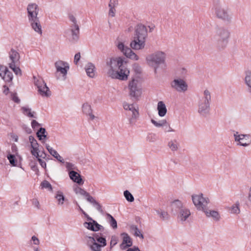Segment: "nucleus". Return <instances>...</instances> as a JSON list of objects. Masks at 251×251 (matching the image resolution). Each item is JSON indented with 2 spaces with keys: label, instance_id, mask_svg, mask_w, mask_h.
I'll return each mask as SVG.
<instances>
[{
  "label": "nucleus",
  "instance_id": "obj_5",
  "mask_svg": "<svg viewBox=\"0 0 251 251\" xmlns=\"http://www.w3.org/2000/svg\"><path fill=\"white\" fill-rule=\"evenodd\" d=\"M166 54L161 51H157L148 55L146 60L147 65L152 68L155 73L161 65H165L166 63Z\"/></svg>",
  "mask_w": 251,
  "mask_h": 251
},
{
  "label": "nucleus",
  "instance_id": "obj_15",
  "mask_svg": "<svg viewBox=\"0 0 251 251\" xmlns=\"http://www.w3.org/2000/svg\"><path fill=\"white\" fill-rule=\"evenodd\" d=\"M129 75V70L123 63L122 64V65H120V67H119L115 73V75H113L112 78L118 79L121 80H126L127 79Z\"/></svg>",
  "mask_w": 251,
  "mask_h": 251
},
{
  "label": "nucleus",
  "instance_id": "obj_21",
  "mask_svg": "<svg viewBox=\"0 0 251 251\" xmlns=\"http://www.w3.org/2000/svg\"><path fill=\"white\" fill-rule=\"evenodd\" d=\"M85 70L87 75L91 77L94 78L96 75V67L92 63H88L85 66Z\"/></svg>",
  "mask_w": 251,
  "mask_h": 251
},
{
  "label": "nucleus",
  "instance_id": "obj_64",
  "mask_svg": "<svg viewBox=\"0 0 251 251\" xmlns=\"http://www.w3.org/2000/svg\"><path fill=\"white\" fill-rule=\"evenodd\" d=\"M40 126L39 124L36 120H32L31 122V126L33 128H36Z\"/></svg>",
  "mask_w": 251,
  "mask_h": 251
},
{
  "label": "nucleus",
  "instance_id": "obj_46",
  "mask_svg": "<svg viewBox=\"0 0 251 251\" xmlns=\"http://www.w3.org/2000/svg\"><path fill=\"white\" fill-rule=\"evenodd\" d=\"M164 130L165 132H174L175 130L173 129L170 126V124L166 121L165 126H163Z\"/></svg>",
  "mask_w": 251,
  "mask_h": 251
},
{
  "label": "nucleus",
  "instance_id": "obj_28",
  "mask_svg": "<svg viewBox=\"0 0 251 251\" xmlns=\"http://www.w3.org/2000/svg\"><path fill=\"white\" fill-rule=\"evenodd\" d=\"M245 82L248 87L249 92L251 94V71L246 72Z\"/></svg>",
  "mask_w": 251,
  "mask_h": 251
},
{
  "label": "nucleus",
  "instance_id": "obj_26",
  "mask_svg": "<svg viewBox=\"0 0 251 251\" xmlns=\"http://www.w3.org/2000/svg\"><path fill=\"white\" fill-rule=\"evenodd\" d=\"M105 216L106 219L108 223L109 224L110 226L114 229H117V223L114 217L109 213H106Z\"/></svg>",
  "mask_w": 251,
  "mask_h": 251
},
{
  "label": "nucleus",
  "instance_id": "obj_62",
  "mask_svg": "<svg viewBox=\"0 0 251 251\" xmlns=\"http://www.w3.org/2000/svg\"><path fill=\"white\" fill-rule=\"evenodd\" d=\"M80 58V54L79 52L75 54L74 57V63L77 64Z\"/></svg>",
  "mask_w": 251,
  "mask_h": 251
},
{
  "label": "nucleus",
  "instance_id": "obj_11",
  "mask_svg": "<svg viewBox=\"0 0 251 251\" xmlns=\"http://www.w3.org/2000/svg\"><path fill=\"white\" fill-rule=\"evenodd\" d=\"M171 87L179 93H184L187 91L188 85L183 78L176 77L170 83Z\"/></svg>",
  "mask_w": 251,
  "mask_h": 251
},
{
  "label": "nucleus",
  "instance_id": "obj_16",
  "mask_svg": "<svg viewBox=\"0 0 251 251\" xmlns=\"http://www.w3.org/2000/svg\"><path fill=\"white\" fill-rule=\"evenodd\" d=\"M39 10L38 6L36 4H29L27 7L28 20L38 18L37 15L39 12Z\"/></svg>",
  "mask_w": 251,
  "mask_h": 251
},
{
  "label": "nucleus",
  "instance_id": "obj_19",
  "mask_svg": "<svg viewBox=\"0 0 251 251\" xmlns=\"http://www.w3.org/2000/svg\"><path fill=\"white\" fill-rule=\"evenodd\" d=\"M10 62L8 64H19L20 58L19 53L15 50L11 49L9 52Z\"/></svg>",
  "mask_w": 251,
  "mask_h": 251
},
{
  "label": "nucleus",
  "instance_id": "obj_14",
  "mask_svg": "<svg viewBox=\"0 0 251 251\" xmlns=\"http://www.w3.org/2000/svg\"><path fill=\"white\" fill-rule=\"evenodd\" d=\"M54 66L56 70V74L60 73L62 75L63 79H66L70 68L68 63L62 60H58L54 63Z\"/></svg>",
  "mask_w": 251,
  "mask_h": 251
},
{
  "label": "nucleus",
  "instance_id": "obj_18",
  "mask_svg": "<svg viewBox=\"0 0 251 251\" xmlns=\"http://www.w3.org/2000/svg\"><path fill=\"white\" fill-rule=\"evenodd\" d=\"M32 28L40 35L42 34V26L38 18L28 20Z\"/></svg>",
  "mask_w": 251,
  "mask_h": 251
},
{
  "label": "nucleus",
  "instance_id": "obj_48",
  "mask_svg": "<svg viewBox=\"0 0 251 251\" xmlns=\"http://www.w3.org/2000/svg\"><path fill=\"white\" fill-rule=\"evenodd\" d=\"M83 226L86 228L94 231V225H93V221L85 222L83 224Z\"/></svg>",
  "mask_w": 251,
  "mask_h": 251
},
{
  "label": "nucleus",
  "instance_id": "obj_25",
  "mask_svg": "<svg viewBox=\"0 0 251 251\" xmlns=\"http://www.w3.org/2000/svg\"><path fill=\"white\" fill-rule=\"evenodd\" d=\"M157 109L158 110V115L163 117L167 113V108L165 104L162 101H159L157 103Z\"/></svg>",
  "mask_w": 251,
  "mask_h": 251
},
{
  "label": "nucleus",
  "instance_id": "obj_39",
  "mask_svg": "<svg viewBox=\"0 0 251 251\" xmlns=\"http://www.w3.org/2000/svg\"><path fill=\"white\" fill-rule=\"evenodd\" d=\"M46 132V129L44 128L41 127L39 130L37 132V136L40 140H43L45 139L47 137V135L45 134Z\"/></svg>",
  "mask_w": 251,
  "mask_h": 251
},
{
  "label": "nucleus",
  "instance_id": "obj_17",
  "mask_svg": "<svg viewBox=\"0 0 251 251\" xmlns=\"http://www.w3.org/2000/svg\"><path fill=\"white\" fill-rule=\"evenodd\" d=\"M0 76L5 82H11L13 79V74L9 71L7 67L0 65Z\"/></svg>",
  "mask_w": 251,
  "mask_h": 251
},
{
  "label": "nucleus",
  "instance_id": "obj_1",
  "mask_svg": "<svg viewBox=\"0 0 251 251\" xmlns=\"http://www.w3.org/2000/svg\"><path fill=\"white\" fill-rule=\"evenodd\" d=\"M148 37V30L143 25L138 24L134 28L133 40L130 47L134 50H143L146 46V40Z\"/></svg>",
  "mask_w": 251,
  "mask_h": 251
},
{
  "label": "nucleus",
  "instance_id": "obj_51",
  "mask_svg": "<svg viewBox=\"0 0 251 251\" xmlns=\"http://www.w3.org/2000/svg\"><path fill=\"white\" fill-rule=\"evenodd\" d=\"M85 198L86 200L92 204L96 201V200L94 198L91 196L89 193H88V194L85 196Z\"/></svg>",
  "mask_w": 251,
  "mask_h": 251
},
{
  "label": "nucleus",
  "instance_id": "obj_41",
  "mask_svg": "<svg viewBox=\"0 0 251 251\" xmlns=\"http://www.w3.org/2000/svg\"><path fill=\"white\" fill-rule=\"evenodd\" d=\"M82 111L87 115L92 112L91 106L87 103L83 104Z\"/></svg>",
  "mask_w": 251,
  "mask_h": 251
},
{
  "label": "nucleus",
  "instance_id": "obj_60",
  "mask_svg": "<svg viewBox=\"0 0 251 251\" xmlns=\"http://www.w3.org/2000/svg\"><path fill=\"white\" fill-rule=\"evenodd\" d=\"M32 204L38 209H40V203L37 199H33L32 200Z\"/></svg>",
  "mask_w": 251,
  "mask_h": 251
},
{
  "label": "nucleus",
  "instance_id": "obj_40",
  "mask_svg": "<svg viewBox=\"0 0 251 251\" xmlns=\"http://www.w3.org/2000/svg\"><path fill=\"white\" fill-rule=\"evenodd\" d=\"M166 120H161L159 121H156L153 119L151 120V123L156 127H163L164 126H165V124H166Z\"/></svg>",
  "mask_w": 251,
  "mask_h": 251
},
{
  "label": "nucleus",
  "instance_id": "obj_4",
  "mask_svg": "<svg viewBox=\"0 0 251 251\" xmlns=\"http://www.w3.org/2000/svg\"><path fill=\"white\" fill-rule=\"evenodd\" d=\"M211 100V92L208 89H205L203 91L202 96L197 102L198 113L201 116L206 117L209 114Z\"/></svg>",
  "mask_w": 251,
  "mask_h": 251
},
{
  "label": "nucleus",
  "instance_id": "obj_6",
  "mask_svg": "<svg viewBox=\"0 0 251 251\" xmlns=\"http://www.w3.org/2000/svg\"><path fill=\"white\" fill-rule=\"evenodd\" d=\"M123 63H124V60L121 57L111 58L107 60L104 68L107 75L112 78L119 67Z\"/></svg>",
  "mask_w": 251,
  "mask_h": 251
},
{
  "label": "nucleus",
  "instance_id": "obj_59",
  "mask_svg": "<svg viewBox=\"0 0 251 251\" xmlns=\"http://www.w3.org/2000/svg\"><path fill=\"white\" fill-rule=\"evenodd\" d=\"M31 241L33 242V244L35 245H38L40 244V241L39 239L35 236H33L31 237Z\"/></svg>",
  "mask_w": 251,
  "mask_h": 251
},
{
  "label": "nucleus",
  "instance_id": "obj_50",
  "mask_svg": "<svg viewBox=\"0 0 251 251\" xmlns=\"http://www.w3.org/2000/svg\"><path fill=\"white\" fill-rule=\"evenodd\" d=\"M38 147H36V148H34V147L31 148L32 150L31 151V153L33 156H35L36 158H38V157L39 156Z\"/></svg>",
  "mask_w": 251,
  "mask_h": 251
},
{
  "label": "nucleus",
  "instance_id": "obj_47",
  "mask_svg": "<svg viewBox=\"0 0 251 251\" xmlns=\"http://www.w3.org/2000/svg\"><path fill=\"white\" fill-rule=\"evenodd\" d=\"M10 99L15 102L19 103L20 102V100L17 96V94L15 92L10 93Z\"/></svg>",
  "mask_w": 251,
  "mask_h": 251
},
{
  "label": "nucleus",
  "instance_id": "obj_34",
  "mask_svg": "<svg viewBox=\"0 0 251 251\" xmlns=\"http://www.w3.org/2000/svg\"><path fill=\"white\" fill-rule=\"evenodd\" d=\"M55 198L57 200L58 205H62L64 204L65 198L62 192L57 191Z\"/></svg>",
  "mask_w": 251,
  "mask_h": 251
},
{
  "label": "nucleus",
  "instance_id": "obj_36",
  "mask_svg": "<svg viewBox=\"0 0 251 251\" xmlns=\"http://www.w3.org/2000/svg\"><path fill=\"white\" fill-rule=\"evenodd\" d=\"M121 236L123 237L122 245L126 244V246L130 247L132 245V241L129 236L126 233H123Z\"/></svg>",
  "mask_w": 251,
  "mask_h": 251
},
{
  "label": "nucleus",
  "instance_id": "obj_61",
  "mask_svg": "<svg viewBox=\"0 0 251 251\" xmlns=\"http://www.w3.org/2000/svg\"><path fill=\"white\" fill-rule=\"evenodd\" d=\"M37 158L41 167L45 169L46 168V163L45 162V161L43 160L41 158H39V157H38V158Z\"/></svg>",
  "mask_w": 251,
  "mask_h": 251
},
{
  "label": "nucleus",
  "instance_id": "obj_33",
  "mask_svg": "<svg viewBox=\"0 0 251 251\" xmlns=\"http://www.w3.org/2000/svg\"><path fill=\"white\" fill-rule=\"evenodd\" d=\"M168 146L173 151H177L179 147V143L176 140H171L168 142Z\"/></svg>",
  "mask_w": 251,
  "mask_h": 251
},
{
  "label": "nucleus",
  "instance_id": "obj_37",
  "mask_svg": "<svg viewBox=\"0 0 251 251\" xmlns=\"http://www.w3.org/2000/svg\"><path fill=\"white\" fill-rule=\"evenodd\" d=\"M72 36L73 40L76 41L78 39L79 34V26L78 25H75V28H71Z\"/></svg>",
  "mask_w": 251,
  "mask_h": 251
},
{
  "label": "nucleus",
  "instance_id": "obj_49",
  "mask_svg": "<svg viewBox=\"0 0 251 251\" xmlns=\"http://www.w3.org/2000/svg\"><path fill=\"white\" fill-rule=\"evenodd\" d=\"M7 158L9 161L10 163L13 166L16 165V161L15 160V157L14 155L9 154L7 155Z\"/></svg>",
  "mask_w": 251,
  "mask_h": 251
},
{
  "label": "nucleus",
  "instance_id": "obj_13",
  "mask_svg": "<svg viewBox=\"0 0 251 251\" xmlns=\"http://www.w3.org/2000/svg\"><path fill=\"white\" fill-rule=\"evenodd\" d=\"M233 136L238 145L246 147L251 144V136L249 134H239L238 132H236Z\"/></svg>",
  "mask_w": 251,
  "mask_h": 251
},
{
  "label": "nucleus",
  "instance_id": "obj_45",
  "mask_svg": "<svg viewBox=\"0 0 251 251\" xmlns=\"http://www.w3.org/2000/svg\"><path fill=\"white\" fill-rule=\"evenodd\" d=\"M42 188L48 189L49 191H52V188L51 184L47 180H44L41 184Z\"/></svg>",
  "mask_w": 251,
  "mask_h": 251
},
{
  "label": "nucleus",
  "instance_id": "obj_42",
  "mask_svg": "<svg viewBox=\"0 0 251 251\" xmlns=\"http://www.w3.org/2000/svg\"><path fill=\"white\" fill-rule=\"evenodd\" d=\"M74 191L76 194H79L85 197L88 194L87 192L78 186L75 187L74 188Z\"/></svg>",
  "mask_w": 251,
  "mask_h": 251
},
{
  "label": "nucleus",
  "instance_id": "obj_27",
  "mask_svg": "<svg viewBox=\"0 0 251 251\" xmlns=\"http://www.w3.org/2000/svg\"><path fill=\"white\" fill-rule=\"evenodd\" d=\"M91 238H93L95 240V242H96L97 241L99 242L100 244V245L101 246V247H105L106 245V241L105 238L101 237L99 234H94V236L93 237H91Z\"/></svg>",
  "mask_w": 251,
  "mask_h": 251
},
{
  "label": "nucleus",
  "instance_id": "obj_3",
  "mask_svg": "<svg viewBox=\"0 0 251 251\" xmlns=\"http://www.w3.org/2000/svg\"><path fill=\"white\" fill-rule=\"evenodd\" d=\"M230 33L229 29L225 26H217L215 30L216 47L219 50L225 49L228 44Z\"/></svg>",
  "mask_w": 251,
  "mask_h": 251
},
{
  "label": "nucleus",
  "instance_id": "obj_38",
  "mask_svg": "<svg viewBox=\"0 0 251 251\" xmlns=\"http://www.w3.org/2000/svg\"><path fill=\"white\" fill-rule=\"evenodd\" d=\"M9 67L14 72L15 75H22V71L19 67V64H8Z\"/></svg>",
  "mask_w": 251,
  "mask_h": 251
},
{
  "label": "nucleus",
  "instance_id": "obj_53",
  "mask_svg": "<svg viewBox=\"0 0 251 251\" xmlns=\"http://www.w3.org/2000/svg\"><path fill=\"white\" fill-rule=\"evenodd\" d=\"M93 225H94V231H97L103 228V226L95 221H93Z\"/></svg>",
  "mask_w": 251,
  "mask_h": 251
},
{
  "label": "nucleus",
  "instance_id": "obj_43",
  "mask_svg": "<svg viewBox=\"0 0 251 251\" xmlns=\"http://www.w3.org/2000/svg\"><path fill=\"white\" fill-rule=\"evenodd\" d=\"M156 212L159 216L160 218L163 220H167L169 218L168 214L167 212L164 211H161L157 210H156Z\"/></svg>",
  "mask_w": 251,
  "mask_h": 251
},
{
  "label": "nucleus",
  "instance_id": "obj_30",
  "mask_svg": "<svg viewBox=\"0 0 251 251\" xmlns=\"http://www.w3.org/2000/svg\"><path fill=\"white\" fill-rule=\"evenodd\" d=\"M123 107L125 110L131 111V113L138 110V107L136 105L126 102L123 103Z\"/></svg>",
  "mask_w": 251,
  "mask_h": 251
},
{
  "label": "nucleus",
  "instance_id": "obj_63",
  "mask_svg": "<svg viewBox=\"0 0 251 251\" xmlns=\"http://www.w3.org/2000/svg\"><path fill=\"white\" fill-rule=\"evenodd\" d=\"M66 167L69 170H73L75 169V166L73 164L69 162L66 163Z\"/></svg>",
  "mask_w": 251,
  "mask_h": 251
},
{
  "label": "nucleus",
  "instance_id": "obj_32",
  "mask_svg": "<svg viewBox=\"0 0 251 251\" xmlns=\"http://www.w3.org/2000/svg\"><path fill=\"white\" fill-rule=\"evenodd\" d=\"M139 117V111H136L132 113L131 117L129 118V123L130 125H135Z\"/></svg>",
  "mask_w": 251,
  "mask_h": 251
},
{
  "label": "nucleus",
  "instance_id": "obj_9",
  "mask_svg": "<svg viewBox=\"0 0 251 251\" xmlns=\"http://www.w3.org/2000/svg\"><path fill=\"white\" fill-rule=\"evenodd\" d=\"M192 199L194 204L198 210L203 212L207 208L209 200L207 197H204L202 194L192 195Z\"/></svg>",
  "mask_w": 251,
  "mask_h": 251
},
{
  "label": "nucleus",
  "instance_id": "obj_10",
  "mask_svg": "<svg viewBox=\"0 0 251 251\" xmlns=\"http://www.w3.org/2000/svg\"><path fill=\"white\" fill-rule=\"evenodd\" d=\"M34 78V84L36 86L39 94L43 97H49L51 95V91L47 86L46 83L42 78Z\"/></svg>",
  "mask_w": 251,
  "mask_h": 251
},
{
  "label": "nucleus",
  "instance_id": "obj_35",
  "mask_svg": "<svg viewBox=\"0 0 251 251\" xmlns=\"http://www.w3.org/2000/svg\"><path fill=\"white\" fill-rule=\"evenodd\" d=\"M240 204L238 201H237L234 204L229 207L228 211L231 214H238L240 212L239 208Z\"/></svg>",
  "mask_w": 251,
  "mask_h": 251
},
{
  "label": "nucleus",
  "instance_id": "obj_31",
  "mask_svg": "<svg viewBox=\"0 0 251 251\" xmlns=\"http://www.w3.org/2000/svg\"><path fill=\"white\" fill-rule=\"evenodd\" d=\"M22 113L25 116L30 118H35L34 114L35 112L31 111V109L28 107L24 106L21 108Z\"/></svg>",
  "mask_w": 251,
  "mask_h": 251
},
{
  "label": "nucleus",
  "instance_id": "obj_58",
  "mask_svg": "<svg viewBox=\"0 0 251 251\" xmlns=\"http://www.w3.org/2000/svg\"><path fill=\"white\" fill-rule=\"evenodd\" d=\"M109 7V10L108 12V14L110 16L112 17H114L115 15L116 9L115 7Z\"/></svg>",
  "mask_w": 251,
  "mask_h": 251
},
{
  "label": "nucleus",
  "instance_id": "obj_52",
  "mask_svg": "<svg viewBox=\"0 0 251 251\" xmlns=\"http://www.w3.org/2000/svg\"><path fill=\"white\" fill-rule=\"evenodd\" d=\"M118 241V238L116 236H112L111 237V241H110V246L111 248H112L113 246L116 245Z\"/></svg>",
  "mask_w": 251,
  "mask_h": 251
},
{
  "label": "nucleus",
  "instance_id": "obj_23",
  "mask_svg": "<svg viewBox=\"0 0 251 251\" xmlns=\"http://www.w3.org/2000/svg\"><path fill=\"white\" fill-rule=\"evenodd\" d=\"M69 175L70 178L75 182L78 184H82L83 183L81 176L77 172L74 171H70Z\"/></svg>",
  "mask_w": 251,
  "mask_h": 251
},
{
  "label": "nucleus",
  "instance_id": "obj_55",
  "mask_svg": "<svg viewBox=\"0 0 251 251\" xmlns=\"http://www.w3.org/2000/svg\"><path fill=\"white\" fill-rule=\"evenodd\" d=\"M93 206H94L96 209L98 211H99L100 212V213H102L103 212V210H102V207L100 205V204L98 202V201H96L93 204Z\"/></svg>",
  "mask_w": 251,
  "mask_h": 251
},
{
  "label": "nucleus",
  "instance_id": "obj_2",
  "mask_svg": "<svg viewBox=\"0 0 251 251\" xmlns=\"http://www.w3.org/2000/svg\"><path fill=\"white\" fill-rule=\"evenodd\" d=\"M171 212L174 215H176L179 221L183 223L191 215L189 208L185 207L181 201L175 200L170 204Z\"/></svg>",
  "mask_w": 251,
  "mask_h": 251
},
{
  "label": "nucleus",
  "instance_id": "obj_54",
  "mask_svg": "<svg viewBox=\"0 0 251 251\" xmlns=\"http://www.w3.org/2000/svg\"><path fill=\"white\" fill-rule=\"evenodd\" d=\"M93 206H94L96 209L98 211H99L100 212V213H102L103 212V210H102V207L100 205V204L98 202V201H96L93 204Z\"/></svg>",
  "mask_w": 251,
  "mask_h": 251
},
{
  "label": "nucleus",
  "instance_id": "obj_44",
  "mask_svg": "<svg viewBox=\"0 0 251 251\" xmlns=\"http://www.w3.org/2000/svg\"><path fill=\"white\" fill-rule=\"evenodd\" d=\"M124 195L127 201L129 202H133L134 201V199L133 195L128 190L125 191Z\"/></svg>",
  "mask_w": 251,
  "mask_h": 251
},
{
  "label": "nucleus",
  "instance_id": "obj_29",
  "mask_svg": "<svg viewBox=\"0 0 251 251\" xmlns=\"http://www.w3.org/2000/svg\"><path fill=\"white\" fill-rule=\"evenodd\" d=\"M130 231L131 233L133 234L135 236L139 237L141 239L144 238L143 235L141 233V231L138 229L135 225H131L130 226Z\"/></svg>",
  "mask_w": 251,
  "mask_h": 251
},
{
  "label": "nucleus",
  "instance_id": "obj_22",
  "mask_svg": "<svg viewBox=\"0 0 251 251\" xmlns=\"http://www.w3.org/2000/svg\"><path fill=\"white\" fill-rule=\"evenodd\" d=\"M203 212L208 218L211 217L216 221H219L220 220V215L217 211L209 210L207 208Z\"/></svg>",
  "mask_w": 251,
  "mask_h": 251
},
{
  "label": "nucleus",
  "instance_id": "obj_56",
  "mask_svg": "<svg viewBox=\"0 0 251 251\" xmlns=\"http://www.w3.org/2000/svg\"><path fill=\"white\" fill-rule=\"evenodd\" d=\"M93 206H94L96 209L98 211H99L100 212V213H102L103 212V210H102V207L100 205V204L98 202V201H96L93 204Z\"/></svg>",
  "mask_w": 251,
  "mask_h": 251
},
{
  "label": "nucleus",
  "instance_id": "obj_7",
  "mask_svg": "<svg viewBox=\"0 0 251 251\" xmlns=\"http://www.w3.org/2000/svg\"><path fill=\"white\" fill-rule=\"evenodd\" d=\"M142 80L139 76H135L129 81L128 89L129 95L135 99H138L142 93Z\"/></svg>",
  "mask_w": 251,
  "mask_h": 251
},
{
  "label": "nucleus",
  "instance_id": "obj_12",
  "mask_svg": "<svg viewBox=\"0 0 251 251\" xmlns=\"http://www.w3.org/2000/svg\"><path fill=\"white\" fill-rule=\"evenodd\" d=\"M117 47L118 50L126 57L136 61L139 59L138 56L130 48L127 46H126L123 42L118 41Z\"/></svg>",
  "mask_w": 251,
  "mask_h": 251
},
{
  "label": "nucleus",
  "instance_id": "obj_8",
  "mask_svg": "<svg viewBox=\"0 0 251 251\" xmlns=\"http://www.w3.org/2000/svg\"><path fill=\"white\" fill-rule=\"evenodd\" d=\"M213 11L216 17L225 22L230 23L232 16L228 8L220 3L216 4L213 7Z\"/></svg>",
  "mask_w": 251,
  "mask_h": 251
},
{
  "label": "nucleus",
  "instance_id": "obj_57",
  "mask_svg": "<svg viewBox=\"0 0 251 251\" xmlns=\"http://www.w3.org/2000/svg\"><path fill=\"white\" fill-rule=\"evenodd\" d=\"M118 5V0H110L108 6L111 7H116Z\"/></svg>",
  "mask_w": 251,
  "mask_h": 251
},
{
  "label": "nucleus",
  "instance_id": "obj_20",
  "mask_svg": "<svg viewBox=\"0 0 251 251\" xmlns=\"http://www.w3.org/2000/svg\"><path fill=\"white\" fill-rule=\"evenodd\" d=\"M87 244L92 251H101V246L95 242L93 238L91 236L87 237Z\"/></svg>",
  "mask_w": 251,
  "mask_h": 251
},
{
  "label": "nucleus",
  "instance_id": "obj_24",
  "mask_svg": "<svg viewBox=\"0 0 251 251\" xmlns=\"http://www.w3.org/2000/svg\"><path fill=\"white\" fill-rule=\"evenodd\" d=\"M46 148L49 152V153L55 158L58 161L64 163V160L63 158L59 154V153L52 148L50 147L49 145H46Z\"/></svg>",
  "mask_w": 251,
  "mask_h": 251
}]
</instances>
